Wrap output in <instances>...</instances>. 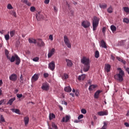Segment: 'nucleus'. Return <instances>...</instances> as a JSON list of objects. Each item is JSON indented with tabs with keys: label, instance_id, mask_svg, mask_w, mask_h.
I'll list each match as a JSON object with an SVG mask.
<instances>
[{
	"label": "nucleus",
	"instance_id": "7ed1b4c3",
	"mask_svg": "<svg viewBox=\"0 0 129 129\" xmlns=\"http://www.w3.org/2000/svg\"><path fill=\"white\" fill-rule=\"evenodd\" d=\"M99 24V18L94 16L92 19L93 31H96Z\"/></svg>",
	"mask_w": 129,
	"mask_h": 129
},
{
	"label": "nucleus",
	"instance_id": "39448f33",
	"mask_svg": "<svg viewBox=\"0 0 129 129\" xmlns=\"http://www.w3.org/2000/svg\"><path fill=\"white\" fill-rule=\"evenodd\" d=\"M63 41L68 48H71V43H70V40H69V38H68V37H67V35L64 36Z\"/></svg>",
	"mask_w": 129,
	"mask_h": 129
},
{
	"label": "nucleus",
	"instance_id": "f257e3e1",
	"mask_svg": "<svg viewBox=\"0 0 129 129\" xmlns=\"http://www.w3.org/2000/svg\"><path fill=\"white\" fill-rule=\"evenodd\" d=\"M9 53L10 52H9V50L6 49L5 54L8 60H10V62L12 63L16 61V65H20V63H21V58L20 57H19L17 54H15L14 55H12L11 57V56H9Z\"/></svg>",
	"mask_w": 129,
	"mask_h": 129
},
{
	"label": "nucleus",
	"instance_id": "f704fd0d",
	"mask_svg": "<svg viewBox=\"0 0 129 129\" xmlns=\"http://www.w3.org/2000/svg\"><path fill=\"white\" fill-rule=\"evenodd\" d=\"M110 28L113 33V32H115V31H116V27L114 26V25H111Z\"/></svg>",
	"mask_w": 129,
	"mask_h": 129
},
{
	"label": "nucleus",
	"instance_id": "6e6d98bb",
	"mask_svg": "<svg viewBox=\"0 0 129 129\" xmlns=\"http://www.w3.org/2000/svg\"><path fill=\"white\" fill-rule=\"evenodd\" d=\"M5 99H2L0 101V105H2L4 102H5Z\"/></svg>",
	"mask_w": 129,
	"mask_h": 129
},
{
	"label": "nucleus",
	"instance_id": "bb28decb",
	"mask_svg": "<svg viewBox=\"0 0 129 129\" xmlns=\"http://www.w3.org/2000/svg\"><path fill=\"white\" fill-rule=\"evenodd\" d=\"M99 7L101 9H106L107 8V5L106 4H99Z\"/></svg>",
	"mask_w": 129,
	"mask_h": 129
},
{
	"label": "nucleus",
	"instance_id": "e2e57ef3",
	"mask_svg": "<svg viewBox=\"0 0 129 129\" xmlns=\"http://www.w3.org/2000/svg\"><path fill=\"white\" fill-rule=\"evenodd\" d=\"M75 95H76V96H78V95H79V92L76 91V92L75 93Z\"/></svg>",
	"mask_w": 129,
	"mask_h": 129
},
{
	"label": "nucleus",
	"instance_id": "473e14b6",
	"mask_svg": "<svg viewBox=\"0 0 129 129\" xmlns=\"http://www.w3.org/2000/svg\"><path fill=\"white\" fill-rule=\"evenodd\" d=\"M124 12L126 14H129V8L128 7H124L123 8Z\"/></svg>",
	"mask_w": 129,
	"mask_h": 129
},
{
	"label": "nucleus",
	"instance_id": "dca6fc26",
	"mask_svg": "<svg viewBox=\"0 0 129 129\" xmlns=\"http://www.w3.org/2000/svg\"><path fill=\"white\" fill-rule=\"evenodd\" d=\"M111 66L110 64L107 63V64H105V71H106V72H107V73H108V72H109V71H110V68H111Z\"/></svg>",
	"mask_w": 129,
	"mask_h": 129
},
{
	"label": "nucleus",
	"instance_id": "4d7b16f0",
	"mask_svg": "<svg viewBox=\"0 0 129 129\" xmlns=\"http://www.w3.org/2000/svg\"><path fill=\"white\" fill-rule=\"evenodd\" d=\"M57 11H58V8H57L56 7H54V11L55 13H57Z\"/></svg>",
	"mask_w": 129,
	"mask_h": 129
},
{
	"label": "nucleus",
	"instance_id": "cd10ccee",
	"mask_svg": "<svg viewBox=\"0 0 129 129\" xmlns=\"http://www.w3.org/2000/svg\"><path fill=\"white\" fill-rule=\"evenodd\" d=\"M103 125L101 127V129H107V124H108V123L106 121L103 122Z\"/></svg>",
	"mask_w": 129,
	"mask_h": 129
},
{
	"label": "nucleus",
	"instance_id": "7c9ffc66",
	"mask_svg": "<svg viewBox=\"0 0 129 129\" xmlns=\"http://www.w3.org/2000/svg\"><path fill=\"white\" fill-rule=\"evenodd\" d=\"M68 74H64L62 76V80H66L67 79H68Z\"/></svg>",
	"mask_w": 129,
	"mask_h": 129
},
{
	"label": "nucleus",
	"instance_id": "6e6552de",
	"mask_svg": "<svg viewBox=\"0 0 129 129\" xmlns=\"http://www.w3.org/2000/svg\"><path fill=\"white\" fill-rule=\"evenodd\" d=\"M41 89H42V90H45V91L49 90V84L47 83H43L42 85Z\"/></svg>",
	"mask_w": 129,
	"mask_h": 129
},
{
	"label": "nucleus",
	"instance_id": "c9c22d12",
	"mask_svg": "<svg viewBox=\"0 0 129 129\" xmlns=\"http://www.w3.org/2000/svg\"><path fill=\"white\" fill-rule=\"evenodd\" d=\"M6 120H5V118H4V116L3 115H1L0 117V123H2V122H5Z\"/></svg>",
	"mask_w": 129,
	"mask_h": 129
},
{
	"label": "nucleus",
	"instance_id": "4c0bfd02",
	"mask_svg": "<svg viewBox=\"0 0 129 129\" xmlns=\"http://www.w3.org/2000/svg\"><path fill=\"white\" fill-rule=\"evenodd\" d=\"M95 58H99V51L98 50L95 51Z\"/></svg>",
	"mask_w": 129,
	"mask_h": 129
},
{
	"label": "nucleus",
	"instance_id": "412c9836",
	"mask_svg": "<svg viewBox=\"0 0 129 129\" xmlns=\"http://www.w3.org/2000/svg\"><path fill=\"white\" fill-rule=\"evenodd\" d=\"M29 120H30V119L28 116L24 117V121L25 122V125H28V124H29Z\"/></svg>",
	"mask_w": 129,
	"mask_h": 129
},
{
	"label": "nucleus",
	"instance_id": "72a5a7b5",
	"mask_svg": "<svg viewBox=\"0 0 129 129\" xmlns=\"http://www.w3.org/2000/svg\"><path fill=\"white\" fill-rule=\"evenodd\" d=\"M107 12L109 13V14H112L113 12L112 7L110 6L107 9Z\"/></svg>",
	"mask_w": 129,
	"mask_h": 129
},
{
	"label": "nucleus",
	"instance_id": "49530a36",
	"mask_svg": "<svg viewBox=\"0 0 129 129\" xmlns=\"http://www.w3.org/2000/svg\"><path fill=\"white\" fill-rule=\"evenodd\" d=\"M35 10H36V8L34 7H31L30 8L31 12H35Z\"/></svg>",
	"mask_w": 129,
	"mask_h": 129
},
{
	"label": "nucleus",
	"instance_id": "e433bc0d",
	"mask_svg": "<svg viewBox=\"0 0 129 129\" xmlns=\"http://www.w3.org/2000/svg\"><path fill=\"white\" fill-rule=\"evenodd\" d=\"M51 126L53 128L58 129V126H57V125H56L54 122L51 123Z\"/></svg>",
	"mask_w": 129,
	"mask_h": 129
},
{
	"label": "nucleus",
	"instance_id": "4be33fe9",
	"mask_svg": "<svg viewBox=\"0 0 129 129\" xmlns=\"http://www.w3.org/2000/svg\"><path fill=\"white\" fill-rule=\"evenodd\" d=\"M86 77V75H85V74H83L81 76H79L78 78V79L80 81L81 80H84Z\"/></svg>",
	"mask_w": 129,
	"mask_h": 129
},
{
	"label": "nucleus",
	"instance_id": "c03bdc74",
	"mask_svg": "<svg viewBox=\"0 0 129 129\" xmlns=\"http://www.w3.org/2000/svg\"><path fill=\"white\" fill-rule=\"evenodd\" d=\"M11 15L15 17V18H17V13H16V12L13 11L11 13Z\"/></svg>",
	"mask_w": 129,
	"mask_h": 129
},
{
	"label": "nucleus",
	"instance_id": "f8f14e48",
	"mask_svg": "<svg viewBox=\"0 0 129 129\" xmlns=\"http://www.w3.org/2000/svg\"><path fill=\"white\" fill-rule=\"evenodd\" d=\"M71 118V117L69 115H66V117H63L61 120V122H68Z\"/></svg>",
	"mask_w": 129,
	"mask_h": 129
},
{
	"label": "nucleus",
	"instance_id": "37998d69",
	"mask_svg": "<svg viewBox=\"0 0 129 129\" xmlns=\"http://www.w3.org/2000/svg\"><path fill=\"white\" fill-rule=\"evenodd\" d=\"M7 9H8V10H12L13 9V6H12V5L11 4H8L7 6Z\"/></svg>",
	"mask_w": 129,
	"mask_h": 129
},
{
	"label": "nucleus",
	"instance_id": "9d476101",
	"mask_svg": "<svg viewBox=\"0 0 129 129\" xmlns=\"http://www.w3.org/2000/svg\"><path fill=\"white\" fill-rule=\"evenodd\" d=\"M55 61H52L48 64V68L51 70V71H53L55 69Z\"/></svg>",
	"mask_w": 129,
	"mask_h": 129
},
{
	"label": "nucleus",
	"instance_id": "9b49d317",
	"mask_svg": "<svg viewBox=\"0 0 129 129\" xmlns=\"http://www.w3.org/2000/svg\"><path fill=\"white\" fill-rule=\"evenodd\" d=\"M36 18L37 21H41V20L44 19V16H43V15L41 14V12H38L36 15Z\"/></svg>",
	"mask_w": 129,
	"mask_h": 129
},
{
	"label": "nucleus",
	"instance_id": "393cba45",
	"mask_svg": "<svg viewBox=\"0 0 129 129\" xmlns=\"http://www.w3.org/2000/svg\"><path fill=\"white\" fill-rule=\"evenodd\" d=\"M21 2H22V3L24 4H25V5H27V6H28V7L32 6V4L28 2V0H22Z\"/></svg>",
	"mask_w": 129,
	"mask_h": 129
},
{
	"label": "nucleus",
	"instance_id": "20e7f679",
	"mask_svg": "<svg viewBox=\"0 0 129 129\" xmlns=\"http://www.w3.org/2000/svg\"><path fill=\"white\" fill-rule=\"evenodd\" d=\"M117 70L119 71V74L116 75L117 76V80H118V81H120V82H121V81H123V75H124V72H123L121 70V68H118L117 69Z\"/></svg>",
	"mask_w": 129,
	"mask_h": 129
},
{
	"label": "nucleus",
	"instance_id": "c756f323",
	"mask_svg": "<svg viewBox=\"0 0 129 129\" xmlns=\"http://www.w3.org/2000/svg\"><path fill=\"white\" fill-rule=\"evenodd\" d=\"M49 117V120H52L53 118H55L56 116H55V114H54V113H50Z\"/></svg>",
	"mask_w": 129,
	"mask_h": 129
},
{
	"label": "nucleus",
	"instance_id": "a878e982",
	"mask_svg": "<svg viewBox=\"0 0 129 129\" xmlns=\"http://www.w3.org/2000/svg\"><path fill=\"white\" fill-rule=\"evenodd\" d=\"M15 100H16V98L15 97L11 98L9 100V101L7 103V104H10V105H12V104H13V102H14Z\"/></svg>",
	"mask_w": 129,
	"mask_h": 129
},
{
	"label": "nucleus",
	"instance_id": "052dcab7",
	"mask_svg": "<svg viewBox=\"0 0 129 129\" xmlns=\"http://www.w3.org/2000/svg\"><path fill=\"white\" fill-rule=\"evenodd\" d=\"M121 63H123V64H126V61H125V60L122 59V60L121 61Z\"/></svg>",
	"mask_w": 129,
	"mask_h": 129
},
{
	"label": "nucleus",
	"instance_id": "4468645a",
	"mask_svg": "<svg viewBox=\"0 0 129 129\" xmlns=\"http://www.w3.org/2000/svg\"><path fill=\"white\" fill-rule=\"evenodd\" d=\"M100 46V47H102V48H104L105 49H107V46H106V43H105L103 40H101Z\"/></svg>",
	"mask_w": 129,
	"mask_h": 129
},
{
	"label": "nucleus",
	"instance_id": "774afa93",
	"mask_svg": "<svg viewBox=\"0 0 129 129\" xmlns=\"http://www.w3.org/2000/svg\"><path fill=\"white\" fill-rule=\"evenodd\" d=\"M74 122H76V123H78V122H79V120H75Z\"/></svg>",
	"mask_w": 129,
	"mask_h": 129
},
{
	"label": "nucleus",
	"instance_id": "0e129e2a",
	"mask_svg": "<svg viewBox=\"0 0 129 129\" xmlns=\"http://www.w3.org/2000/svg\"><path fill=\"white\" fill-rule=\"evenodd\" d=\"M20 80H21V81H23V80H24V78H23V75H21L20 76Z\"/></svg>",
	"mask_w": 129,
	"mask_h": 129
},
{
	"label": "nucleus",
	"instance_id": "79ce46f5",
	"mask_svg": "<svg viewBox=\"0 0 129 129\" xmlns=\"http://www.w3.org/2000/svg\"><path fill=\"white\" fill-rule=\"evenodd\" d=\"M39 57H36L34 58H33V61H34V62H38V61H39Z\"/></svg>",
	"mask_w": 129,
	"mask_h": 129
},
{
	"label": "nucleus",
	"instance_id": "864d4df0",
	"mask_svg": "<svg viewBox=\"0 0 129 129\" xmlns=\"http://www.w3.org/2000/svg\"><path fill=\"white\" fill-rule=\"evenodd\" d=\"M105 30H106V28L105 27H103L102 28V33L103 34H105Z\"/></svg>",
	"mask_w": 129,
	"mask_h": 129
},
{
	"label": "nucleus",
	"instance_id": "2eb2a0df",
	"mask_svg": "<svg viewBox=\"0 0 129 129\" xmlns=\"http://www.w3.org/2000/svg\"><path fill=\"white\" fill-rule=\"evenodd\" d=\"M66 61L67 62V66H68V67L70 68L73 66V63H72V60L69 59H67Z\"/></svg>",
	"mask_w": 129,
	"mask_h": 129
},
{
	"label": "nucleus",
	"instance_id": "680f3d73",
	"mask_svg": "<svg viewBox=\"0 0 129 129\" xmlns=\"http://www.w3.org/2000/svg\"><path fill=\"white\" fill-rule=\"evenodd\" d=\"M116 58H117V60L120 61V62H121V61L122 60V59H121V58H120V57H117Z\"/></svg>",
	"mask_w": 129,
	"mask_h": 129
},
{
	"label": "nucleus",
	"instance_id": "a19ab883",
	"mask_svg": "<svg viewBox=\"0 0 129 129\" xmlns=\"http://www.w3.org/2000/svg\"><path fill=\"white\" fill-rule=\"evenodd\" d=\"M15 31H12L10 32V36L13 37H14L15 34Z\"/></svg>",
	"mask_w": 129,
	"mask_h": 129
},
{
	"label": "nucleus",
	"instance_id": "b1692460",
	"mask_svg": "<svg viewBox=\"0 0 129 129\" xmlns=\"http://www.w3.org/2000/svg\"><path fill=\"white\" fill-rule=\"evenodd\" d=\"M11 110H12L13 112H15V113H17V114H21V113H20V110H19L18 109L12 108L11 109Z\"/></svg>",
	"mask_w": 129,
	"mask_h": 129
},
{
	"label": "nucleus",
	"instance_id": "a18cd8bd",
	"mask_svg": "<svg viewBox=\"0 0 129 129\" xmlns=\"http://www.w3.org/2000/svg\"><path fill=\"white\" fill-rule=\"evenodd\" d=\"M81 112H82V113L85 114V113H86V112H87V111H86V110L85 109H82L81 110Z\"/></svg>",
	"mask_w": 129,
	"mask_h": 129
},
{
	"label": "nucleus",
	"instance_id": "ea45409f",
	"mask_svg": "<svg viewBox=\"0 0 129 129\" xmlns=\"http://www.w3.org/2000/svg\"><path fill=\"white\" fill-rule=\"evenodd\" d=\"M5 38L6 40V41H9V40H10V35L9 34L5 35Z\"/></svg>",
	"mask_w": 129,
	"mask_h": 129
},
{
	"label": "nucleus",
	"instance_id": "6ab92c4d",
	"mask_svg": "<svg viewBox=\"0 0 129 129\" xmlns=\"http://www.w3.org/2000/svg\"><path fill=\"white\" fill-rule=\"evenodd\" d=\"M98 115H100V116H102L103 115H107L108 113H107V111H99L97 113Z\"/></svg>",
	"mask_w": 129,
	"mask_h": 129
},
{
	"label": "nucleus",
	"instance_id": "5fc2aeb1",
	"mask_svg": "<svg viewBox=\"0 0 129 129\" xmlns=\"http://www.w3.org/2000/svg\"><path fill=\"white\" fill-rule=\"evenodd\" d=\"M66 7L69 8V10H70V5L68 4V2H66Z\"/></svg>",
	"mask_w": 129,
	"mask_h": 129
},
{
	"label": "nucleus",
	"instance_id": "603ef678",
	"mask_svg": "<svg viewBox=\"0 0 129 129\" xmlns=\"http://www.w3.org/2000/svg\"><path fill=\"white\" fill-rule=\"evenodd\" d=\"M49 40H51V41H53V35H50L49 36Z\"/></svg>",
	"mask_w": 129,
	"mask_h": 129
},
{
	"label": "nucleus",
	"instance_id": "8fccbe9b",
	"mask_svg": "<svg viewBox=\"0 0 129 129\" xmlns=\"http://www.w3.org/2000/svg\"><path fill=\"white\" fill-rule=\"evenodd\" d=\"M43 76H44V78H47V77H48L49 76V74L48 73H44L43 74Z\"/></svg>",
	"mask_w": 129,
	"mask_h": 129
},
{
	"label": "nucleus",
	"instance_id": "5701e85b",
	"mask_svg": "<svg viewBox=\"0 0 129 129\" xmlns=\"http://www.w3.org/2000/svg\"><path fill=\"white\" fill-rule=\"evenodd\" d=\"M64 91L66 92H71L72 91V89L70 86L66 87L64 89Z\"/></svg>",
	"mask_w": 129,
	"mask_h": 129
},
{
	"label": "nucleus",
	"instance_id": "09e8293b",
	"mask_svg": "<svg viewBox=\"0 0 129 129\" xmlns=\"http://www.w3.org/2000/svg\"><path fill=\"white\" fill-rule=\"evenodd\" d=\"M44 3L45 5H49V3H50V0H45Z\"/></svg>",
	"mask_w": 129,
	"mask_h": 129
},
{
	"label": "nucleus",
	"instance_id": "13d9d810",
	"mask_svg": "<svg viewBox=\"0 0 129 129\" xmlns=\"http://www.w3.org/2000/svg\"><path fill=\"white\" fill-rule=\"evenodd\" d=\"M124 124V125H125V126H126V127H128V126H129V123H127V122H125Z\"/></svg>",
	"mask_w": 129,
	"mask_h": 129
},
{
	"label": "nucleus",
	"instance_id": "aec40b11",
	"mask_svg": "<svg viewBox=\"0 0 129 129\" xmlns=\"http://www.w3.org/2000/svg\"><path fill=\"white\" fill-rule=\"evenodd\" d=\"M28 42L30 44H37V40L33 38H29L28 39Z\"/></svg>",
	"mask_w": 129,
	"mask_h": 129
},
{
	"label": "nucleus",
	"instance_id": "2f4dec72",
	"mask_svg": "<svg viewBox=\"0 0 129 129\" xmlns=\"http://www.w3.org/2000/svg\"><path fill=\"white\" fill-rule=\"evenodd\" d=\"M125 42H126V40L120 41L119 42V43H118L119 46H124V45Z\"/></svg>",
	"mask_w": 129,
	"mask_h": 129
},
{
	"label": "nucleus",
	"instance_id": "69168bd1",
	"mask_svg": "<svg viewBox=\"0 0 129 129\" xmlns=\"http://www.w3.org/2000/svg\"><path fill=\"white\" fill-rule=\"evenodd\" d=\"M62 104H64V105H67V103L66 101H62Z\"/></svg>",
	"mask_w": 129,
	"mask_h": 129
},
{
	"label": "nucleus",
	"instance_id": "1a4fd4ad",
	"mask_svg": "<svg viewBox=\"0 0 129 129\" xmlns=\"http://www.w3.org/2000/svg\"><path fill=\"white\" fill-rule=\"evenodd\" d=\"M36 44H37L38 47H44V46H45V43H44L41 39L37 40Z\"/></svg>",
	"mask_w": 129,
	"mask_h": 129
},
{
	"label": "nucleus",
	"instance_id": "ddd939ff",
	"mask_svg": "<svg viewBox=\"0 0 129 129\" xmlns=\"http://www.w3.org/2000/svg\"><path fill=\"white\" fill-rule=\"evenodd\" d=\"M54 53H55V48H52L48 53V58H51L53 55H54Z\"/></svg>",
	"mask_w": 129,
	"mask_h": 129
},
{
	"label": "nucleus",
	"instance_id": "bf43d9fd",
	"mask_svg": "<svg viewBox=\"0 0 129 129\" xmlns=\"http://www.w3.org/2000/svg\"><path fill=\"white\" fill-rule=\"evenodd\" d=\"M71 17H73V14H74V12L73 11H71Z\"/></svg>",
	"mask_w": 129,
	"mask_h": 129
},
{
	"label": "nucleus",
	"instance_id": "f03ea898",
	"mask_svg": "<svg viewBox=\"0 0 129 129\" xmlns=\"http://www.w3.org/2000/svg\"><path fill=\"white\" fill-rule=\"evenodd\" d=\"M81 62L84 64L83 70L84 72H87L90 69V61L89 58L83 56L81 59Z\"/></svg>",
	"mask_w": 129,
	"mask_h": 129
},
{
	"label": "nucleus",
	"instance_id": "0eeeda50",
	"mask_svg": "<svg viewBox=\"0 0 129 129\" xmlns=\"http://www.w3.org/2000/svg\"><path fill=\"white\" fill-rule=\"evenodd\" d=\"M9 79L11 81L15 82V81H17L18 79V76L16 74H13L9 77Z\"/></svg>",
	"mask_w": 129,
	"mask_h": 129
},
{
	"label": "nucleus",
	"instance_id": "de8ad7c7",
	"mask_svg": "<svg viewBox=\"0 0 129 129\" xmlns=\"http://www.w3.org/2000/svg\"><path fill=\"white\" fill-rule=\"evenodd\" d=\"M17 96L18 98H21V97H23V94H17Z\"/></svg>",
	"mask_w": 129,
	"mask_h": 129
},
{
	"label": "nucleus",
	"instance_id": "a211bd4d",
	"mask_svg": "<svg viewBox=\"0 0 129 129\" xmlns=\"http://www.w3.org/2000/svg\"><path fill=\"white\" fill-rule=\"evenodd\" d=\"M38 79H39V76H38V75L35 74L32 77L31 81L32 82H35L37 81Z\"/></svg>",
	"mask_w": 129,
	"mask_h": 129
},
{
	"label": "nucleus",
	"instance_id": "58836bf2",
	"mask_svg": "<svg viewBox=\"0 0 129 129\" xmlns=\"http://www.w3.org/2000/svg\"><path fill=\"white\" fill-rule=\"evenodd\" d=\"M123 23H125V24H128L129 23V19L128 18H124L123 20Z\"/></svg>",
	"mask_w": 129,
	"mask_h": 129
},
{
	"label": "nucleus",
	"instance_id": "423d86ee",
	"mask_svg": "<svg viewBox=\"0 0 129 129\" xmlns=\"http://www.w3.org/2000/svg\"><path fill=\"white\" fill-rule=\"evenodd\" d=\"M82 26L85 28V29H87V28L90 27V22L88 21H84L82 22Z\"/></svg>",
	"mask_w": 129,
	"mask_h": 129
},
{
	"label": "nucleus",
	"instance_id": "338daca9",
	"mask_svg": "<svg viewBox=\"0 0 129 129\" xmlns=\"http://www.w3.org/2000/svg\"><path fill=\"white\" fill-rule=\"evenodd\" d=\"M19 92V90L16 89L15 91V93H18Z\"/></svg>",
	"mask_w": 129,
	"mask_h": 129
},
{
	"label": "nucleus",
	"instance_id": "3c124183",
	"mask_svg": "<svg viewBox=\"0 0 129 129\" xmlns=\"http://www.w3.org/2000/svg\"><path fill=\"white\" fill-rule=\"evenodd\" d=\"M83 114L80 115L78 117V119H81V118H83Z\"/></svg>",
	"mask_w": 129,
	"mask_h": 129
},
{
	"label": "nucleus",
	"instance_id": "c85d7f7f",
	"mask_svg": "<svg viewBox=\"0 0 129 129\" xmlns=\"http://www.w3.org/2000/svg\"><path fill=\"white\" fill-rule=\"evenodd\" d=\"M95 88H96V86H95L94 85H91L89 87V90L90 91H92V90H93V89H94Z\"/></svg>",
	"mask_w": 129,
	"mask_h": 129
},
{
	"label": "nucleus",
	"instance_id": "f3484780",
	"mask_svg": "<svg viewBox=\"0 0 129 129\" xmlns=\"http://www.w3.org/2000/svg\"><path fill=\"white\" fill-rule=\"evenodd\" d=\"M101 92H102V91H101V90H98V91H97L96 92H95V94H94V97H95V98H96V99H98V98H99V94H100V93H101Z\"/></svg>",
	"mask_w": 129,
	"mask_h": 129
}]
</instances>
